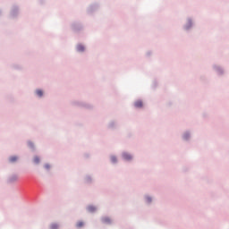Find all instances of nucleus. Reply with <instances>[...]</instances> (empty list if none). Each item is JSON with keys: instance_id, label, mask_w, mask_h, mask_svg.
Returning a JSON list of instances; mask_svg holds the SVG:
<instances>
[{"instance_id": "nucleus-1", "label": "nucleus", "mask_w": 229, "mask_h": 229, "mask_svg": "<svg viewBox=\"0 0 229 229\" xmlns=\"http://www.w3.org/2000/svg\"><path fill=\"white\" fill-rule=\"evenodd\" d=\"M77 51H79V53H83V51H85V46L80 44L77 46Z\"/></svg>"}, {"instance_id": "nucleus-2", "label": "nucleus", "mask_w": 229, "mask_h": 229, "mask_svg": "<svg viewBox=\"0 0 229 229\" xmlns=\"http://www.w3.org/2000/svg\"><path fill=\"white\" fill-rule=\"evenodd\" d=\"M134 106H136V108H142V101L138 100L135 102Z\"/></svg>"}, {"instance_id": "nucleus-3", "label": "nucleus", "mask_w": 229, "mask_h": 229, "mask_svg": "<svg viewBox=\"0 0 229 229\" xmlns=\"http://www.w3.org/2000/svg\"><path fill=\"white\" fill-rule=\"evenodd\" d=\"M123 158L125 160H131V156L130 154H128V153H124L123 154Z\"/></svg>"}, {"instance_id": "nucleus-4", "label": "nucleus", "mask_w": 229, "mask_h": 229, "mask_svg": "<svg viewBox=\"0 0 229 229\" xmlns=\"http://www.w3.org/2000/svg\"><path fill=\"white\" fill-rule=\"evenodd\" d=\"M89 212H96V208L94 206L88 207Z\"/></svg>"}, {"instance_id": "nucleus-5", "label": "nucleus", "mask_w": 229, "mask_h": 229, "mask_svg": "<svg viewBox=\"0 0 229 229\" xmlns=\"http://www.w3.org/2000/svg\"><path fill=\"white\" fill-rule=\"evenodd\" d=\"M10 162L13 163V162H17V157L16 156H13L9 158Z\"/></svg>"}, {"instance_id": "nucleus-6", "label": "nucleus", "mask_w": 229, "mask_h": 229, "mask_svg": "<svg viewBox=\"0 0 229 229\" xmlns=\"http://www.w3.org/2000/svg\"><path fill=\"white\" fill-rule=\"evenodd\" d=\"M36 94L38 95V96H39V98H42V96H43V92H42V90H40V89H38L37 91H36Z\"/></svg>"}, {"instance_id": "nucleus-7", "label": "nucleus", "mask_w": 229, "mask_h": 229, "mask_svg": "<svg viewBox=\"0 0 229 229\" xmlns=\"http://www.w3.org/2000/svg\"><path fill=\"white\" fill-rule=\"evenodd\" d=\"M58 224H52L51 225H50V229H58Z\"/></svg>"}, {"instance_id": "nucleus-8", "label": "nucleus", "mask_w": 229, "mask_h": 229, "mask_svg": "<svg viewBox=\"0 0 229 229\" xmlns=\"http://www.w3.org/2000/svg\"><path fill=\"white\" fill-rule=\"evenodd\" d=\"M34 162H35V164H38L40 162V158H38V157H35Z\"/></svg>"}, {"instance_id": "nucleus-9", "label": "nucleus", "mask_w": 229, "mask_h": 229, "mask_svg": "<svg viewBox=\"0 0 229 229\" xmlns=\"http://www.w3.org/2000/svg\"><path fill=\"white\" fill-rule=\"evenodd\" d=\"M102 221H103L104 223H110V219H109L108 217H104V218L102 219Z\"/></svg>"}, {"instance_id": "nucleus-10", "label": "nucleus", "mask_w": 229, "mask_h": 229, "mask_svg": "<svg viewBox=\"0 0 229 229\" xmlns=\"http://www.w3.org/2000/svg\"><path fill=\"white\" fill-rule=\"evenodd\" d=\"M83 226V222L77 223V228H81Z\"/></svg>"}, {"instance_id": "nucleus-11", "label": "nucleus", "mask_w": 229, "mask_h": 229, "mask_svg": "<svg viewBox=\"0 0 229 229\" xmlns=\"http://www.w3.org/2000/svg\"><path fill=\"white\" fill-rule=\"evenodd\" d=\"M17 179H18L17 175H14L10 180H11V182H15V180H17Z\"/></svg>"}, {"instance_id": "nucleus-12", "label": "nucleus", "mask_w": 229, "mask_h": 229, "mask_svg": "<svg viewBox=\"0 0 229 229\" xmlns=\"http://www.w3.org/2000/svg\"><path fill=\"white\" fill-rule=\"evenodd\" d=\"M112 162H117V158L115 157H111Z\"/></svg>"}, {"instance_id": "nucleus-13", "label": "nucleus", "mask_w": 229, "mask_h": 229, "mask_svg": "<svg viewBox=\"0 0 229 229\" xmlns=\"http://www.w3.org/2000/svg\"><path fill=\"white\" fill-rule=\"evenodd\" d=\"M46 169H49V165H45Z\"/></svg>"}, {"instance_id": "nucleus-14", "label": "nucleus", "mask_w": 229, "mask_h": 229, "mask_svg": "<svg viewBox=\"0 0 229 229\" xmlns=\"http://www.w3.org/2000/svg\"><path fill=\"white\" fill-rule=\"evenodd\" d=\"M148 201L150 202V201H151V199H150V198H148Z\"/></svg>"}, {"instance_id": "nucleus-15", "label": "nucleus", "mask_w": 229, "mask_h": 229, "mask_svg": "<svg viewBox=\"0 0 229 229\" xmlns=\"http://www.w3.org/2000/svg\"><path fill=\"white\" fill-rule=\"evenodd\" d=\"M30 146H33V144H32V143H30Z\"/></svg>"}]
</instances>
